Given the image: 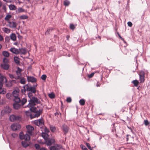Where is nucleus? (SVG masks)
Instances as JSON below:
<instances>
[{"label": "nucleus", "instance_id": "26", "mask_svg": "<svg viewBox=\"0 0 150 150\" xmlns=\"http://www.w3.org/2000/svg\"><path fill=\"white\" fill-rule=\"evenodd\" d=\"M2 54L4 57H8L9 56V54L8 52L7 51H4L2 52Z\"/></svg>", "mask_w": 150, "mask_h": 150}, {"label": "nucleus", "instance_id": "1", "mask_svg": "<svg viewBox=\"0 0 150 150\" xmlns=\"http://www.w3.org/2000/svg\"><path fill=\"white\" fill-rule=\"evenodd\" d=\"M14 103L13 104V106L14 109L18 110L27 101V99L23 98L21 100L20 98L13 99Z\"/></svg>", "mask_w": 150, "mask_h": 150}, {"label": "nucleus", "instance_id": "28", "mask_svg": "<svg viewBox=\"0 0 150 150\" xmlns=\"http://www.w3.org/2000/svg\"><path fill=\"white\" fill-rule=\"evenodd\" d=\"M26 90V87L25 85L23 86L22 88L21 91L23 94H24Z\"/></svg>", "mask_w": 150, "mask_h": 150}, {"label": "nucleus", "instance_id": "46", "mask_svg": "<svg viewBox=\"0 0 150 150\" xmlns=\"http://www.w3.org/2000/svg\"><path fill=\"white\" fill-rule=\"evenodd\" d=\"M35 146L36 149H40V145L38 144H35Z\"/></svg>", "mask_w": 150, "mask_h": 150}, {"label": "nucleus", "instance_id": "39", "mask_svg": "<svg viewBox=\"0 0 150 150\" xmlns=\"http://www.w3.org/2000/svg\"><path fill=\"white\" fill-rule=\"evenodd\" d=\"M3 62L4 63H7L8 62L9 60L7 58L4 57L3 59Z\"/></svg>", "mask_w": 150, "mask_h": 150}, {"label": "nucleus", "instance_id": "9", "mask_svg": "<svg viewBox=\"0 0 150 150\" xmlns=\"http://www.w3.org/2000/svg\"><path fill=\"white\" fill-rule=\"evenodd\" d=\"M8 26L11 28L15 29L16 28L17 24L16 22L8 21Z\"/></svg>", "mask_w": 150, "mask_h": 150}, {"label": "nucleus", "instance_id": "52", "mask_svg": "<svg viewBox=\"0 0 150 150\" xmlns=\"http://www.w3.org/2000/svg\"><path fill=\"white\" fill-rule=\"evenodd\" d=\"M94 73H92L88 75V77L89 78H92L94 75Z\"/></svg>", "mask_w": 150, "mask_h": 150}, {"label": "nucleus", "instance_id": "53", "mask_svg": "<svg viewBox=\"0 0 150 150\" xmlns=\"http://www.w3.org/2000/svg\"><path fill=\"white\" fill-rule=\"evenodd\" d=\"M25 81L24 79H21L20 80V83L22 84H24L25 83Z\"/></svg>", "mask_w": 150, "mask_h": 150}, {"label": "nucleus", "instance_id": "15", "mask_svg": "<svg viewBox=\"0 0 150 150\" xmlns=\"http://www.w3.org/2000/svg\"><path fill=\"white\" fill-rule=\"evenodd\" d=\"M27 80L28 82H31L32 83L35 82L36 81V78L33 76H28Z\"/></svg>", "mask_w": 150, "mask_h": 150}, {"label": "nucleus", "instance_id": "49", "mask_svg": "<svg viewBox=\"0 0 150 150\" xmlns=\"http://www.w3.org/2000/svg\"><path fill=\"white\" fill-rule=\"evenodd\" d=\"M66 100L67 102L70 103L71 101V99L70 97H69L67 98Z\"/></svg>", "mask_w": 150, "mask_h": 150}, {"label": "nucleus", "instance_id": "57", "mask_svg": "<svg viewBox=\"0 0 150 150\" xmlns=\"http://www.w3.org/2000/svg\"><path fill=\"white\" fill-rule=\"evenodd\" d=\"M9 76L11 79H13L15 78L14 76L12 74H9Z\"/></svg>", "mask_w": 150, "mask_h": 150}, {"label": "nucleus", "instance_id": "33", "mask_svg": "<svg viewBox=\"0 0 150 150\" xmlns=\"http://www.w3.org/2000/svg\"><path fill=\"white\" fill-rule=\"evenodd\" d=\"M20 52H21L22 53L25 54L26 52V51L25 49L24 48L20 49Z\"/></svg>", "mask_w": 150, "mask_h": 150}, {"label": "nucleus", "instance_id": "2", "mask_svg": "<svg viewBox=\"0 0 150 150\" xmlns=\"http://www.w3.org/2000/svg\"><path fill=\"white\" fill-rule=\"evenodd\" d=\"M28 97L30 98V100H28L29 102V104L27 105V107L30 108H33V106H35L36 104L40 103V101L38 100L37 98L33 96V95L29 93L28 95Z\"/></svg>", "mask_w": 150, "mask_h": 150}, {"label": "nucleus", "instance_id": "63", "mask_svg": "<svg viewBox=\"0 0 150 150\" xmlns=\"http://www.w3.org/2000/svg\"><path fill=\"white\" fill-rule=\"evenodd\" d=\"M100 86V84L98 82H97V84H96V86L97 87H99Z\"/></svg>", "mask_w": 150, "mask_h": 150}, {"label": "nucleus", "instance_id": "8", "mask_svg": "<svg viewBox=\"0 0 150 150\" xmlns=\"http://www.w3.org/2000/svg\"><path fill=\"white\" fill-rule=\"evenodd\" d=\"M34 123L36 125L38 126H42L44 125L43 120L42 118L35 120L34 121Z\"/></svg>", "mask_w": 150, "mask_h": 150}, {"label": "nucleus", "instance_id": "25", "mask_svg": "<svg viewBox=\"0 0 150 150\" xmlns=\"http://www.w3.org/2000/svg\"><path fill=\"white\" fill-rule=\"evenodd\" d=\"M85 100L83 99H81L79 101V103L80 105H83L85 104Z\"/></svg>", "mask_w": 150, "mask_h": 150}, {"label": "nucleus", "instance_id": "42", "mask_svg": "<svg viewBox=\"0 0 150 150\" xmlns=\"http://www.w3.org/2000/svg\"><path fill=\"white\" fill-rule=\"evenodd\" d=\"M49 96L51 98H54L55 95L53 93H51L49 94Z\"/></svg>", "mask_w": 150, "mask_h": 150}, {"label": "nucleus", "instance_id": "30", "mask_svg": "<svg viewBox=\"0 0 150 150\" xmlns=\"http://www.w3.org/2000/svg\"><path fill=\"white\" fill-rule=\"evenodd\" d=\"M50 129L52 132H54L55 131L56 128L54 126L50 125Z\"/></svg>", "mask_w": 150, "mask_h": 150}, {"label": "nucleus", "instance_id": "29", "mask_svg": "<svg viewBox=\"0 0 150 150\" xmlns=\"http://www.w3.org/2000/svg\"><path fill=\"white\" fill-rule=\"evenodd\" d=\"M132 83L134 84L135 86H137L139 83V82L137 80H135L132 81Z\"/></svg>", "mask_w": 150, "mask_h": 150}, {"label": "nucleus", "instance_id": "11", "mask_svg": "<svg viewBox=\"0 0 150 150\" xmlns=\"http://www.w3.org/2000/svg\"><path fill=\"white\" fill-rule=\"evenodd\" d=\"M26 128L27 129V133L30 135L33 134V131L34 130L33 127L31 126L28 125L26 126Z\"/></svg>", "mask_w": 150, "mask_h": 150}, {"label": "nucleus", "instance_id": "10", "mask_svg": "<svg viewBox=\"0 0 150 150\" xmlns=\"http://www.w3.org/2000/svg\"><path fill=\"white\" fill-rule=\"evenodd\" d=\"M19 118V116L14 115H11L9 117L10 120L11 122L18 120Z\"/></svg>", "mask_w": 150, "mask_h": 150}, {"label": "nucleus", "instance_id": "27", "mask_svg": "<svg viewBox=\"0 0 150 150\" xmlns=\"http://www.w3.org/2000/svg\"><path fill=\"white\" fill-rule=\"evenodd\" d=\"M6 97L8 99H12V95L10 93H8L6 94Z\"/></svg>", "mask_w": 150, "mask_h": 150}, {"label": "nucleus", "instance_id": "60", "mask_svg": "<svg viewBox=\"0 0 150 150\" xmlns=\"http://www.w3.org/2000/svg\"><path fill=\"white\" fill-rule=\"evenodd\" d=\"M37 84L36 83H35V84H34L33 85V86H32V87L35 88H36V87H37Z\"/></svg>", "mask_w": 150, "mask_h": 150}, {"label": "nucleus", "instance_id": "50", "mask_svg": "<svg viewBox=\"0 0 150 150\" xmlns=\"http://www.w3.org/2000/svg\"><path fill=\"white\" fill-rule=\"evenodd\" d=\"M53 29H50L48 30L45 33V34L48 35L50 33V32L52 31Z\"/></svg>", "mask_w": 150, "mask_h": 150}, {"label": "nucleus", "instance_id": "7", "mask_svg": "<svg viewBox=\"0 0 150 150\" xmlns=\"http://www.w3.org/2000/svg\"><path fill=\"white\" fill-rule=\"evenodd\" d=\"M21 128L20 125L17 123H14L11 125V128L13 131L20 129Z\"/></svg>", "mask_w": 150, "mask_h": 150}, {"label": "nucleus", "instance_id": "12", "mask_svg": "<svg viewBox=\"0 0 150 150\" xmlns=\"http://www.w3.org/2000/svg\"><path fill=\"white\" fill-rule=\"evenodd\" d=\"M10 51L13 53L16 54H18L20 52V49H17L14 47L11 48Z\"/></svg>", "mask_w": 150, "mask_h": 150}, {"label": "nucleus", "instance_id": "45", "mask_svg": "<svg viewBox=\"0 0 150 150\" xmlns=\"http://www.w3.org/2000/svg\"><path fill=\"white\" fill-rule=\"evenodd\" d=\"M47 78V76L45 74L42 75L41 77V79L43 80H45Z\"/></svg>", "mask_w": 150, "mask_h": 150}, {"label": "nucleus", "instance_id": "34", "mask_svg": "<svg viewBox=\"0 0 150 150\" xmlns=\"http://www.w3.org/2000/svg\"><path fill=\"white\" fill-rule=\"evenodd\" d=\"M14 60L15 62L17 64H19V59L17 57H14Z\"/></svg>", "mask_w": 150, "mask_h": 150}, {"label": "nucleus", "instance_id": "59", "mask_svg": "<svg viewBox=\"0 0 150 150\" xmlns=\"http://www.w3.org/2000/svg\"><path fill=\"white\" fill-rule=\"evenodd\" d=\"M11 82H12V83H16V81L14 80H11Z\"/></svg>", "mask_w": 150, "mask_h": 150}, {"label": "nucleus", "instance_id": "19", "mask_svg": "<svg viewBox=\"0 0 150 150\" xmlns=\"http://www.w3.org/2000/svg\"><path fill=\"white\" fill-rule=\"evenodd\" d=\"M21 69L18 68L17 70L16 71V74H17L18 77H20L21 75Z\"/></svg>", "mask_w": 150, "mask_h": 150}, {"label": "nucleus", "instance_id": "22", "mask_svg": "<svg viewBox=\"0 0 150 150\" xmlns=\"http://www.w3.org/2000/svg\"><path fill=\"white\" fill-rule=\"evenodd\" d=\"M42 137L45 139H46L48 137V135L47 133L42 132Z\"/></svg>", "mask_w": 150, "mask_h": 150}, {"label": "nucleus", "instance_id": "44", "mask_svg": "<svg viewBox=\"0 0 150 150\" xmlns=\"http://www.w3.org/2000/svg\"><path fill=\"white\" fill-rule=\"evenodd\" d=\"M86 145L88 147V148L90 150H93V148H91V147L90 146V144L89 143H86Z\"/></svg>", "mask_w": 150, "mask_h": 150}, {"label": "nucleus", "instance_id": "20", "mask_svg": "<svg viewBox=\"0 0 150 150\" xmlns=\"http://www.w3.org/2000/svg\"><path fill=\"white\" fill-rule=\"evenodd\" d=\"M12 16L11 15L8 14L6 15V17L4 18V19L5 21H6L8 23V21H9V19L11 18Z\"/></svg>", "mask_w": 150, "mask_h": 150}, {"label": "nucleus", "instance_id": "13", "mask_svg": "<svg viewBox=\"0 0 150 150\" xmlns=\"http://www.w3.org/2000/svg\"><path fill=\"white\" fill-rule=\"evenodd\" d=\"M62 130L65 134L68 132L69 128L66 125L64 124L62 125Z\"/></svg>", "mask_w": 150, "mask_h": 150}, {"label": "nucleus", "instance_id": "21", "mask_svg": "<svg viewBox=\"0 0 150 150\" xmlns=\"http://www.w3.org/2000/svg\"><path fill=\"white\" fill-rule=\"evenodd\" d=\"M10 38L13 41H15L16 39V36L15 34L14 33H12L10 35Z\"/></svg>", "mask_w": 150, "mask_h": 150}, {"label": "nucleus", "instance_id": "23", "mask_svg": "<svg viewBox=\"0 0 150 150\" xmlns=\"http://www.w3.org/2000/svg\"><path fill=\"white\" fill-rule=\"evenodd\" d=\"M9 7L10 9L11 10H16V6L13 4H11L9 5Z\"/></svg>", "mask_w": 150, "mask_h": 150}, {"label": "nucleus", "instance_id": "51", "mask_svg": "<svg viewBox=\"0 0 150 150\" xmlns=\"http://www.w3.org/2000/svg\"><path fill=\"white\" fill-rule=\"evenodd\" d=\"M49 130L46 127H45L44 128L45 132L47 133L49 132Z\"/></svg>", "mask_w": 150, "mask_h": 150}, {"label": "nucleus", "instance_id": "55", "mask_svg": "<svg viewBox=\"0 0 150 150\" xmlns=\"http://www.w3.org/2000/svg\"><path fill=\"white\" fill-rule=\"evenodd\" d=\"M117 34L118 35V36L119 37V38L122 40L123 41V42H125V43L126 42L125 41V40H124V39L123 38H122L121 36L120 35V34L118 33H117Z\"/></svg>", "mask_w": 150, "mask_h": 150}, {"label": "nucleus", "instance_id": "61", "mask_svg": "<svg viewBox=\"0 0 150 150\" xmlns=\"http://www.w3.org/2000/svg\"><path fill=\"white\" fill-rule=\"evenodd\" d=\"M3 39V38L2 36L0 35V41H2Z\"/></svg>", "mask_w": 150, "mask_h": 150}, {"label": "nucleus", "instance_id": "14", "mask_svg": "<svg viewBox=\"0 0 150 150\" xmlns=\"http://www.w3.org/2000/svg\"><path fill=\"white\" fill-rule=\"evenodd\" d=\"M55 141L54 139H48L46 141V144L47 146H50L52 144L54 143Z\"/></svg>", "mask_w": 150, "mask_h": 150}, {"label": "nucleus", "instance_id": "54", "mask_svg": "<svg viewBox=\"0 0 150 150\" xmlns=\"http://www.w3.org/2000/svg\"><path fill=\"white\" fill-rule=\"evenodd\" d=\"M127 25L129 26L130 27H132V23L130 21L128 22L127 23Z\"/></svg>", "mask_w": 150, "mask_h": 150}, {"label": "nucleus", "instance_id": "4", "mask_svg": "<svg viewBox=\"0 0 150 150\" xmlns=\"http://www.w3.org/2000/svg\"><path fill=\"white\" fill-rule=\"evenodd\" d=\"M26 87V90L27 91H29L28 94V96L29 93L33 95V93H35L36 91V88H35L30 85L26 84L25 85Z\"/></svg>", "mask_w": 150, "mask_h": 150}, {"label": "nucleus", "instance_id": "41", "mask_svg": "<svg viewBox=\"0 0 150 150\" xmlns=\"http://www.w3.org/2000/svg\"><path fill=\"white\" fill-rule=\"evenodd\" d=\"M6 86L7 87H10L12 86V82L10 81L7 83L6 84Z\"/></svg>", "mask_w": 150, "mask_h": 150}, {"label": "nucleus", "instance_id": "35", "mask_svg": "<svg viewBox=\"0 0 150 150\" xmlns=\"http://www.w3.org/2000/svg\"><path fill=\"white\" fill-rule=\"evenodd\" d=\"M70 4V2L68 0H66L64 1V4L66 6H68Z\"/></svg>", "mask_w": 150, "mask_h": 150}, {"label": "nucleus", "instance_id": "3", "mask_svg": "<svg viewBox=\"0 0 150 150\" xmlns=\"http://www.w3.org/2000/svg\"><path fill=\"white\" fill-rule=\"evenodd\" d=\"M30 110L33 113L31 115L33 117H38L42 113L43 109L42 108H30Z\"/></svg>", "mask_w": 150, "mask_h": 150}, {"label": "nucleus", "instance_id": "31", "mask_svg": "<svg viewBox=\"0 0 150 150\" xmlns=\"http://www.w3.org/2000/svg\"><path fill=\"white\" fill-rule=\"evenodd\" d=\"M4 32L6 33H8L10 32V30L6 28H4L3 30Z\"/></svg>", "mask_w": 150, "mask_h": 150}, {"label": "nucleus", "instance_id": "5", "mask_svg": "<svg viewBox=\"0 0 150 150\" xmlns=\"http://www.w3.org/2000/svg\"><path fill=\"white\" fill-rule=\"evenodd\" d=\"M11 110L12 109L9 106H6L1 111V115L2 116L6 114H9L11 112Z\"/></svg>", "mask_w": 150, "mask_h": 150}, {"label": "nucleus", "instance_id": "62", "mask_svg": "<svg viewBox=\"0 0 150 150\" xmlns=\"http://www.w3.org/2000/svg\"><path fill=\"white\" fill-rule=\"evenodd\" d=\"M83 150H88L87 148L85 146L82 149Z\"/></svg>", "mask_w": 150, "mask_h": 150}, {"label": "nucleus", "instance_id": "16", "mask_svg": "<svg viewBox=\"0 0 150 150\" xmlns=\"http://www.w3.org/2000/svg\"><path fill=\"white\" fill-rule=\"evenodd\" d=\"M19 92L16 90L14 91L12 93V96L14 97V99L19 98L18 97Z\"/></svg>", "mask_w": 150, "mask_h": 150}, {"label": "nucleus", "instance_id": "37", "mask_svg": "<svg viewBox=\"0 0 150 150\" xmlns=\"http://www.w3.org/2000/svg\"><path fill=\"white\" fill-rule=\"evenodd\" d=\"M144 125L145 126H149V122L147 120H144Z\"/></svg>", "mask_w": 150, "mask_h": 150}, {"label": "nucleus", "instance_id": "6", "mask_svg": "<svg viewBox=\"0 0 150 150\" xmlns=\"http://www.w3.org/2000/svg\"><path fill=\"white\" fill-rule=\"evenodd\" d=\"M29 135V134H28L27 133L24 135L23 132H21L20 133L19 137L20 139H24L25 141H28L30 140V139Z\"/></svg>", "mask_w": 150, "mask_h": 150}, {"label": "nucleus", "instance_id": "32", "mask_svg": "<svg viewBox=\"0 0 150 150\" xmlns=\"http://www.w3.org/2000/svg\"><path fill=\"white\" fill-rule=\"evenodd\" d=\"M139 77L140 82H142L144 80V76L143 75L139 74Z\"/></svg>", "mask_w": 150, "mask_h": 150}, {"label": "nucleus", "instance_id": "36", "mask_svg": "<svg viewBox=\"0 0 150 150\" xmlns=\"http://www.w3.org/2000/svg\"><path fill=\"white\" fill-rule=\"evenodd\" d=\"M28 18V16L25 15H23L20 16V18L22 19H26Z\"/></svg>", "mask_w": 150, "mask_h": 150}, {"label": "nucleus", "instance_id": "17", "mask_svg": "<svg viewBox=\"0 0 150 150\" xmlns=\"http://www.w3.org/2000/svg\"><path fill=\"white\" fill-rule=\"evenodd\" d=\"M21 145L23 147L26 148L29 145V144L25 141H23L21 142Z\"/></svg>", "mask_w": 150, "mask_h": 150}, {"label": "nucleus", "instance_id": "24", "mask_svg": "<svg viewBox=\"0 0 150 150\" xmlns=\"http://www.w3.org/2000/svg\"><path fill=\"white\" fill-rule=\"evenodd\" d=\"M6 92V90L4 88L1 87L0 88V94H4Z\"/></svg>", "mask_w": 150, "mask_h": 150}, {"label": "nucleus", "instance_id": "48", "mask_svg": "<svg viewBox=\"0 0 150 150\" xmlns=\"http://www.w3.org/2000/svg\"><path fill=\"white\" fill-rule=\"evenodd\" d=\"M50 149V150H58V149L54 146H51Z\"/></svg>", "mask_w": 150, "mask_h": 150}, {"label": "nucleus", "instance_id": "18", "mask_svg": "<svg viewBox=\"0 0 150 150\" xmlns=\"http://www.w3.org/2000/svg\"><path fill=\"white\" fill-rule=\"evenodd\" d=\"M1 66L2 69L6 70H8L9 68V65L6 64H1Z\"/></svg>", "mask_w": 150, "mask_h": 150}, {"label": "nucleus", "instance_id": "47", "mask_svg": "<svg viewBox=\"0 0 150 150\" xmlns=\"http://www.w3.org/2000/svg\"><path fill=\"white\" fill-rule=\"evenodd\" d=\"M70 28L72 30H74L75 28V27L73 24H71L70 25Z\"/></svg>", "mask_w": 150, "mask_h": 150}, {"label": "nucleus", "instance_id": "40", "mask_svg": "<svg viewBox=\"0 0 150 150\" xmlns=\"http://www.w3.org/2000/svg\"><path fill=\"white\" fill-rule=\"evenodd\" d=\"M18 13H20L24 11V10L21 8H18L17 10Z\"/></svg>", "mask_w": 150, "mask_h": 150}, {"label": "nucleus", "instance_id": "64", "mask_svg": "<svg viewBox=\"0 0 150 150\" xmlns=\"http://www.w3.org/2000/svg\"><path fill=\"white\" fill-rule=\"evenodd\" d=\"M40 150H46V149L44 148H42L40 149Z\"/></svg>", "mask_w": 150, "mask_h": 150}, {"label": "nucleus", "instance_id": "56", "mask_svg": "<svg viewBox=\"0 0 150 150\" xmlns=\"http://www.w3.org/2000/svg\"><path fill=\"white\" fill-rule=\"evenodd\" d=\"M5 80V82H6L5 81V79H4V80L3 81H1V80H0V88H1V87H3V84L2 83V82L3 81H4V80Z\"/></svg>", "mask_w": 150, "mask_h": 150}, {"label": "nucleus", "instance_id": "43", "mask_svg": "<svg viewBox=\"0 0 150 150\" xmlns=\"http://www.w3.org/2000/svg\"><path fill=\"white\" fill-rule=\"evenodd\" d=\"M12 137L13 138H16L18 136V134L15 133H14L11 134Z\"/></svg>", "mask_w": 150, "mask_h": 150}, {"label": "nucleus", "instance_id": "38", "mask_svg": "<svg viewBox=\"0 0 150 150\" xmlns=\"http://www.w3.org/2000/svg\"><path fill=\"white\" fill-rule=\"evenodd\" d=\"M5 79V81L6 82V78L4 77L3 76H2L0 74V80H1V81H3L4 80V79Z\"/></svg>", "mask_w": 150, "mask_h": 150}, {"label": "nucleus", "instance_id": "58", "mask_svg": "<svg viewBox=\"0 0 150 150\" xmlns=\"http://www.w3.org/2000/svg\"><path fill=\"white\" fill-rule=\"evenodd\" d=\"M6 41L7 42H8L10 40V38L9 37H6L5 38Z\"/></svg>", "mask_w": 150, "mask_h": 150}]
</instances>
